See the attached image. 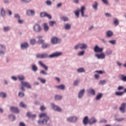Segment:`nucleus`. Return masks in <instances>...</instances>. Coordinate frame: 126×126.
<instances>
[{
	"label": "nucleus",
	"instance_id": "obj_20",
	"mask_svg": "<svg viewBox=\"0 0 126 126\" xmlns=\"http://www.w3.org/2000/svg\"><path fill=\"white\" fill-rule=\"evenodd\" d=\"M97 122V120L94 118H91L89 121V123L90 124V125H92V124H95Z\"/></svg>",
	"mask_w": 126,
	"mask_h": 126
},
{
	"label": "nucleus",
	"instance_id": "obj_4",
	"mask_svg": "<svg viewBox=\"0 0 126 126\" xmlns=\"http://www.w3.org/2000/svg\"><path fill=\"white\" fill-rule=\"evenodd\" d=\"M24 86L25 87H27V88H31V85L30 84H29V83L21 81V89L22 90V91H25V89L24 88Z\"/></svg>",
	"mask_w": 126,
	"mask_h": 126
},
{
	"label": "nucleus",
	"instance_id": "obj_1",
	"mask_svg": "<svg viewBox=\"0 0 126 126\" xmlns=\"http://www.w3.org/2000/svg\"><path fill=\"white\" fill-rule=\"evenodd\" d=\"M63 53L62 52H55L50 56L48 55L47 53H44L42 54H37L36 55V58L37 59H47V58H49L50 59H53V58H57L62 56Z\"/></svg>",
	"mask_w": 126,
	"mask_h": 126
},
{
	"label": "nucleus",
	"instance_id": "obj_6",
	"mask_svg": "<svg viewBox=\"0 0 126 126\" xmlns=\"http://www.w3.org/2000/svg\"><path fill=\"white\" fill-rule=\"evenodd\" d=\"M86 48H87V45L84 43L79 44L74 47L75 50H77L78 48L83 50V49H86Z\"/></svg>",
	"mask_w": 126,
	"mask_h": 126
},
{
	"label": "nucleus",
	"instance_id": "obj_61",
	"mask_svg": "<svg viewBox=\"0 0 126 126\" xmlns=\"http://www.w3.org/2000/svg\"><path fill=\"white\" fill-rule=\"evenodd\" d=\"M100 123H107V120H106L105 119H103V120H102L100 121Z\"/></svg>",
	"mask_w": 126,
	"mask_h": 126
},
{
	"label": "nucleus",
	"instance_id": "obj_53",
	"mask_svg": "<svg viewBox=\"0 0 126 126\" xmlns=\"http://www.w3.org/2000/svg\"><path fill=\"white\" fill-rule=\"evenodd\" d=\"M14 17L17 18V19H19L20 18V16L18 14H15L14 15Z\"/></svg>",
	"mask_w": 126,
	"mask_h": 126
},
{
	"label": "nucleus",
	"instance_id": "obj_9",
	"mask_svg": "<svg viewBox=\"0 0 126 126\" xmlns=\"http://www.w3.org/2000/svg\"><path fill=\"white\" fill-rule=\"evenodd\" d=\"M103 48H99L97 45H96L94 48V51L95 53H102V52H103Z\"/></svg>",
	"mask_w": 126,
	"mask_h": 126
},
{
	"label": "nucleus",
	"instance_id": "obj_23",
	"mask_svg": "<svg viewBox=\"0 0 126 126\" xmlns=\"http://www.w3.org/2000/svg\"><path fill=\"white\" fill-rule=\"evenodd\" d=\"M27 115L29 118H32V119H34V118H36V115H35V114L32 115L31 113H30V112H28L27 114Z\"/></svg>",
	"mask_w": 126,
	"mask_h": 126
},
{
	"label": "nucleus",
	"instance_id": "obj_46",
	"mask_svg": "<svg viewBox=\"0 0 126 126\" xmlns=\"http://www.w3.org/2000/svg\"><path fill=\"white\" fill-rule=\"evenodd\" d=\"M18 77L19 80H24V79H25L24 76H23V75L18 76Z\"/></svg>",
	"mask_w": 126,
	"mask_h": 126
},
{
	"label": "nucleus",
	"instance_id": "obj_3",
	"mask_svg": "<svg viewBox=\"0 0 126 126\" xmlns=\"http://www.w3.org/2000/svg\"><path fill=\"white\" fill-rule=\"evenodd\" d=\"M85 11V7L84 6H82L81 8V9H77L75 12V15L77 16V18L79 17V12H81V16L82 17H84V16H86L84 15V11Z\"/></svg>",
	"mask_w": 126,
	"mask_h": 126
},
{
	"label": "nucleus",
	"instance_id": "obj_10",
	"mask_svg": "<svg viewBox=\"0 0 126 126\" xmlns=\"http://www.w3.org/2000/svg\"><path fill=\"white\" fill-rule=\"evenodd\" d=\"M67 122H70V123H74L77 121V118L76 117H69L67 119Z\"/></svg>",
	"mask_w": 126,
	"mask_h": 126
},
{
	"label": "nucleus",
	"instance_id": "obj_31",
	"mask_svg": "<svg viewBox=\"0 0 126 126\" xmlns=\"http://www.w3.org/2000/svg\"><path fill=\"white\" fill-rule=\"evenodd\" d=\"M0 13L2 16H4V15H5V11H4L3 8H1Z\"/></svg>",
	"mask_w": 126,
	"mask_h": 126
},
{
	"label": "nucleus",
	"instance_id": "obj_13",
	"mask_svg": "<svg viewBox=\"0 0 126 126\" xmlns=\"http://www.w3.org/2000/svg\"><path fill=\"white\" fill-rule=\"evenodd\" d=\"M95 56L97 58V59H101L103 60V59H105V54L104 53H101L100 54H96Z\"/></svg>",
	"mask_w": 126,
	"mask_h": 126
},
{
	"label": "nucleus",
	"instance_id": "obj_16",
	"mask_svg": "<svg viewBox=\"0 0 126 126\" xmlns=\"http://www.w3.org/2000/svg\"><path fill=\"white\" fill-rule=\"evenodd\" d=\"M84 93H85V90L83 89L80 90L78 94V98H82V96H83Z\"/></svg>",
	"mask_w": 126,
	"mask_h": 126
},
{
	"label": "nucleus",
	"instance_id": "obj_56",
	"mask_svg": "<svg viewBox=\"0 0 126 126\" xmlns=\"http://www.w3.org/2000/svg\"><path fill=\"white\" fill-rule=\"evenodd\" d=\"M40 80L41 83H46V80L42 78H40Z\"/></svg>",
	"mask_w": 126,
	"mask_h": 126
},
{
	"label": "nucleus",
	"instance_id": "obj_33",
	"mask_svg": "<svg viewBox=\"0 0 126 126\" xmlns=\"http://www.w3.org/2000/svg\"><path fill=\"white\" fill-rule=\"evenodd\" d=\"M20 107H22L23 108H26L27 107L26 104H24V103H23V102H21L20 103Z\"/></svg>",
	"mask_w": 126,
	"mask_h": 126
},
{
	"label": "nucleus",
	"instance_id": "obj_40",
	"mask_svg": "<svg viewBox=\"0 0 126 126\" xmlns=\"http://www.w3.org/2000/svg\"><path fill=\"white\" fill-rule=\"evenodd\" d=\"M95 72L98 73V74H103V73H104V71L102 70H96Z\"/></svg>",
	"mask_w": 126,
	"mask_h": 126
},
{
	"label": "nucleus",
	"instance_id": "obj_63",
	"mask_svg": "<svg viewBox=\"0 0 126 126\" xmlns=\"http://www.w3.org/2000/svg\"><path fill=\"white\" fill-rule=\"evenodd\" d=\"M99 74H95L94 75V78H96V79H98V78H99Z\"/></svg>",
	"mask_w": 126,
	"mask_h": 126
},
{
	"label": "nucleus",
	"instance_id": "obj_35",
	"mask_svg": "<svg viewBox=\"0 0 126 126\" xmlns=\"http://www.w3.org/2000/svg\"><path fill=\"white\" fill-rule=\"evenodd\" d=\"M85 53V51H82L78 53V56H79V57L81 56H83V55H84Z\"/></svg>",
	"mask_w": 126,
	"mask_h": 126
},
{
	"label": "nucleus",
	"instance_id": "obj_37",
	"mask_svg": "<svg viewBox=\"0 0 126 126\" xmlns=\"http://www.w3.org/2000/svg\"><path fill=\"white\" fill-rule=\"evenodd\" d=\"M62 97L61 95H57L55 97V100H61L62 99Z\"/></svg>",
	"mask_w": 126,
	"mask_h": 126
},
{
	"label": "nucleus",
	"instance_id": "obj_29",
	"mask_svg": "<svg viewBox=\"0 0 126 126\" xmlns=\"http://www.w3.org/2000/svg\"><path fill=\"white\" fill-rule=\"evenodd\" d=\"M54 24H57V23L55 21H51L49 22V25L51 27H53V26H54Z\"/></svg>",
	"mask_w": 126,
	"mask_h": 126
},
{
	"label": "nucleus",
	"instance_id": "obj_59",
	"mask_svg": "<svg viewBox=\"0 0 126 126\" xmlns=\"http://www.w3.org/2000/svg\"><path fill=\"white\" fill-rule=\"evenodd\" d=\"M117 89L118 90H123V89H124V87L120 86L118 87Z\"/></svg>",
	"mask_w": 126,
	"mask_h": 126
},
{
	"label": "nucleus",
	"instance_id": "obj_43",
	"mask_svg": "<svg viewBox=\"0 0 126 126\" xmlns=\"http://www.w3.org/2000/svg\"><path fill=\"white\" fill-rule=\"evenodd\" d=\"M109 42L110 43V44H112V45H115V44H116V43H117V42L115 40H109Z\"/></svg>",
	"mask_w": 126,
	"mask_h": 126
},
{
	"label": "nucleus",
	"instance_id": "obj_54",
	"mask_svg": "<svg viewBox=\"0 0 126 126\" xmlns=\"http://www.w3.org/2000/svg\"><path fill=\"white\" fill-rule=\"evenodd\" d=\"M18 22L20 24H22V23H23V22H24V21H23V20L20 19H20H18Z\"/></svg>",
	"mask_w": 126,
	"mask_h": 126
},
{
	"label": "nucleus",
	"instance_id": "obj_60",
	"mask_svg": "<svg viewBox=\"0 0 126 126\" xmlns=\"http://www.w3.org/2000/svg\"><path fill=\"white\" fill-rule=\"evenodd\" d=\"M46 3L48 5H51V4H52V2H51L50 0H47L46 1Z\"/></svg>",
	"mask_w": 126,
	"mask_h": 126
},
{
	"label": "nucleus",
	"instance_id": "obj_48",
	"mask_svg": "<svg viewBox=\"0 0 126 126\" xmlns=\"http://www.w3.org/2000/svg\"><path fill=\"white\" fill-rule=\"evenodd\" d=\"M124 120H125V118H122L116 119L115 121H117V122H123Z\"/></svg>",
	"mask_w": 126,
	"mask_h": 126
},
{
	"label": "nucleus",
	"instance_id": "obj_55",
	"mask_svg": "<svg viewBox=\"0 0 126 126\" xmlns=\"http://www.w3.org/2000/svg\"><path fill=\"white\" fill-rule=\"evenodd\" d=\"M44 110H46V107H45V106H41L40 107V110L43 112V111H44Z\"/></svg>",
	"mask_w": 126,
	"mask_h": 126
},
{
	"label": "nucleus",
	"instance_id": "obj_42",
	"mask_svg": "<svg viewBox=\"0 0 126 126\" xmlns=\"http://www.w3.org/2000/svg\"><path fill=\"white\" fill-rule=\"evenodd\" d=\"M106 80H101L99 82V84L101 85H104V84H106Z\"/></svg>",
	"mask_w": 126,
	"mask_h": 126
},
{
	"label": "nucleus",
	"instance_id": "obj_26",
	"mask_svg": "<svg viewBox=\"0 0 126 126\" xmlns=\"http://www.w3.org/2000/svg\"><path fill=\"white\" fill-rule=\"evenodd\" d=\"M77 71L79 73H81L82 72H84L85 71V69L83 68H80L77 70Z\"/></svg>",
	"mask_w": 126,
	"mask_h": 126
},
{
	"label": "nucleus",
	"instance_id": "obj_30",
	"mask_svg": "<svg viewBox=\"0 0 126 126\" xmlns=\"http://www.w3.org/2000/svg\"><path fill=\"white\" fill-rule=\"evenodd\" d=\"M56 87L58 88L59 89H61V90H63L64 89V85H61L60 86H57Z\"/></svg>",
	"mask_w": 126,
	"mask_h": 126
},
{
	"label": "nucleus",
	"instance_id": "obj_18",
	"mask_svg": "<svg viewBox=\"0 0 126 126\" xmlns=\"http://www.w3.org/2000/svg\"><path fill=\"white\" fill-rule=\"evenodd\" d=\"M83 124L85 125V126H86L88 123H89V121H88V116H86L83 121Z\"/></svg>",
	"mask_w": 126,
	"mask_h": 126
},
{
	"label": "nucleus",
	"instance_id": "obj_52",
	"mask_svg": "<svg viewBox=\"0 0 126 126\" xmlns=\"http://www.w3.org/2000/svg\"><path fill=\"white\" fill-rule=\"evenodd\" d=\"M112 51H111V50H107L106 51V54L107 55H112Z\"/></svg>",
	"mask_w": 126,
	"mask_h": 126
},
{
	"label": "nucleus",
	"instance_id": "obj_41",
	"mask_svg": "<svg viewBox=\"0 0 126 126\" xmlns=\"http://www.w3.org/2000/svg\"><path fill=\"white\" fill-rule=\"evenodd\" d=\"M61 19L63 21H68V18L66 17H62L61 18Z\"/></svg>",
	"mask_w": 126,
	"mask_h": 126
},
{
	"label": "nucleus",
	"instance_id": "obj_44",
	"mask_svg": "<svg viewBox=\"0 0 126 126\" xmlns=\"http://www.w3.org/2000/svg\"><path fill=\"white\" fill-rule=\"evenodd\" d=\"M97 7H98V2H95V4L93 5V8L94 9H97Z\"/></svg>",
	"mask_w": 126,
	"mask_h": 126
},
{
	"label": "nucleus",
	"instance_id": "obj_25",
	"mask_svg": "<svg viewBox=\"0 0 126 126\" xmlns=\"http://www.w3.org/2000/svg\"><path fill=\"white\" fill-rule=\"evenodd\" d=\"M106 35H107V37H112V36H113V32H112L110 31H108L106 32Z\"/></svg>",
	"mask_w": 126,
	"mask_h": 126
},
{
	"label": "nucleus",
	"instance_id": "obj_11",
	"mask_svg": "<svg viewBox=\"0 0 126 126\" xmlns=\"http://www.w3.org/2000/svg\"><path fill=\"white\" fill-rule=\"evenodd\" d=\"M40 16L41 17H45L46 16V17H48L49 19H52V16L50 14H48L46 12H42L40 13Z\"/></svg>",
	"mask_w": 126,
	"mask_h": 126
},
{
	"label": "nucleus",
	"instance_id": "obj_36",
	"mask_svg": "<svg viewBox=\"0 0 126 126\" xmlns=\"http://www.w3.org/2000/svg\"><path fill=\"white\" fill-rule=\"evenodd\" d=\"M0 96L3 98H5L6 97V94L4 93H0Z\"/></svg>",
	"mask_w": 126,
	"mask_h": 126
},
{
	"label": "nucleus",
	"instance_id": "obj_7",
	"mask_svg": "<svg viewBox=\"0 0 126 126\" xmlns=\"http://www.w3.org/2000/svg\"><path fill=\"white\" fill-rule=\"evenodd\" d=\"M59 42H61V40L57 37H53L51 39V43L52 44H58Z\"/></svg>",
	"mask_w": 126,
	"mask_h": 126
},
{
	"label": "nucleus",
	"instance_id": "obj_62",
	"mask_svg": "<svg viewBox=\"0 0 126 126\" xmlns=\"http://www.w3.org/2000/svg\"><path fill=\"white\" fill-rule=\"evenodd\" d=\"M38 43H39L40 44H43V43H44V40L39 39Z\"/></svg>",
	"mask_w": 126,
	"mask_h": 126
},
{
	"label": "nucleus",
	"instance_id": "obj_28",
	"mask_svg": "<svg viewBox=\"0 0 126 126\" xmlns=\"http://www.w3.org/2000/svg\"><path fill=\"white\" fill-rule=\"evenodd\" d=\"M32 69L33 71H37V70H38V67H37V66H36V65L35 64H33L32 65Z\"/></svg>",
	"mask_w": 126,
	"mask_h": 126
},
{
	"label": "nucleus",
	"instance_id": "obj_39",
	"mask_svg": "<svg viewBox=\"0 0 126 126\" xmlns=\"http://www.w3.org/2000/svg\"><path fill=\"white\" fill-rule=\"evenodd\" d=\"M40 74H43V75H47V74H48V73L44 70L40 71Z\"/></svg>",
	"mask_w": 126,
	"mask_h": 126
},
{
	"label": "nucleus",
	"instance_id": "obj_27",
	"mask_svg": "<svg viewBox=\"0 0 126 126\" xmlns=\"http://www.w3.org/2000/svg\"><path fill=\"white\" fill-rule=\"evenodd\" d=\"M124 93H125L124 92H116L115 93V95H116V96H122V95L124 94Z\"/></svg>",
	"mask_w": 126,
	"mask_h": 126
},
{
	"label": "nucleus",
	"instance_id": "obj_38",
	"mask_svg": "<svg viewBox=\"0 0 126 126\" xmlns=\"http://www.w3.org/2000/svg\"><path fill=\"white\" fill-rule=\"evenodd\" d=\"M114 24L115 26H118L119 25V21L117 19H114Z\"/></svg>",
	"mask_w": 126,
	"mask_h": 126
},
{
	"label": "nucleus",
	"instance_id": "obj_32",
	"mask_svg": "<svg viewBox=\"0 0 126 126\" xmlns=\"http://www.w3.org/2000/svg\"><path fill=\"white\" fill-rule=\"evenodd\" d=\"M71 28L70 25L67 24L65 25V29L66 30H69V29Z\"/></svg>",
	"mask_w": 126,
	"mask_h": 126
},
{
	"label": "nucleus",
	"instance_id": "obj_34",
	"mask_svg": "<svg viewBox=\"0 0 126 126\" xmlns=\"http://www.w3.org/2000/svg\"><path fill=\"white\" fill-rule=\"evenodd\" d=\"M89 93L92 94V95H95V91H94L93 89H91L89 91Z\"/></svg>",
	"mask_w": 126,
	"mask_h": 126
},
{
	"label": "nucleus",
	"instance_id": "obj_64",
	"mask_svg": "<svg viewBox=\"0 0 126 126\" xmlns=\"http://www.w3.org/2000/svg\"><path fill=\"white\" fill-rule=\"evenodd\" d=\"M20 126H26L23 122H21L19 124Z\"/></svg>",
	"mask_w": 126,
	"mask_h": 126
},
{
	"label": "nucleus",
	"instance_id": "obj_58",
	"mask_svg": "<svg viewBox=\"0 0 126 126\" xmlns=\"http://www.w3.org/2000/svg\"><path fill=\"white\" fill-rule=\"evenodd\" d=\"M78 82H79V80H76L74 82V85H77Z\"/></svg>",
	"mask_w": 126,
	"mask_h": 126
},
{
	"label": "nucleus",
	"instance_id": "obj_17",
	"mask_svg": "<svg viewBox=\"0 0 126 126\" xmlns=\"http://www.w3.org/2000/svg\"><path fill=\"white\" fill-rule=\"evenodd\" d=\"M43 28H44V31H45V32L49 31V26L48 25V24L44 23L43 24Z\"/></svg>",
	"mask_w": 126,
	"mask_h": 126
},
{
	"label": "nucleus",
	"instance_id": "obj_2",
	"mask_svg": "<svg viewBox=\"0 0 126 126\" xmlns=\"http://www.w3.org/2000/svg\"><path fill=\"white\" fill-rule=\"evenodd\" d=\"M39 118H45V120H43L42 121L39 120L38 121V123L39 125H46L47 122L49 120H50V118L47 116L46 113H41L39 115Z\"/></svg>",
	"mask_w": 126,
	"mask_h": 126
},
{
	"label": "nucleus",
	"instance_id": "obj_5",
	"mask_svg": "<svg viewBox=\"0 0 126 126\" xmlns=\"http://www.w3.org/2000/svg\"><path fill=\"white\" fill-rule=\"evenodd\" d=\"M33 30L34 32L39 33V32H41V31H42V28L40 25L38 24H35V25L33 26Z\"/></svg>",
	"mask_w": 126,
	"mask_h": 126
},
{
	"label": "nucleus",
	"instance_id": "obj_24",
	"mask_svg": "<svg viewBox=\"0 0 126 126\" xmlns=\"http://www.w3.org/2000/svg\"><path fill=\"white\" fill-rule=\"evenodd\" d=\"M103 96V94L99 93L98 94H97L95 99L96 100H100L101 98H102Z\"/></svg>",
	"mask_w": 126,
	"mask_h": 126
},
{
	"label": "nucleus",
	"instance_id": "obj_49",
	"mask_svg": "<svg viewBox=\"0 0 126 126\" xmlns=\"http://www.w3.org/2000/svg\"><path fill=\"white\" fill-rule=\"evenodd\" d=\"M4 29V31L6 32V31H9V30L10 29V28L8 27H5L3 28Z\"/></svg>",
	"mask_w": 126,
	"mask_h": 126
},
{
	"label": "nucleus",
	"instance_id": "obj_21",
	"mask_svg": "<svg viewBox=\"0 0 126 126\" xmlns=\"http://www.w3.org/2000/svg\"><path fill=\"white\" fill-rule=\"evenodd\" d=\"M21 47L22 49H26V48H28V47H29V45L28 43L25 42L24 44H22Z\"/></svg>",
	"mask_w": 126,
	"mask_h": 126
},
{
	"label": "nucleus",
	"instance_id": "obj_50",
	"mask_svg": "<svg viewBox=\"0 0 126 126\" xmlns=\"http://www.w3.org/2000/svg\"><path fill=\"white\" fill-rule=\"evenodd\" d=\"M19 97H24V93L20 92L18 94Z\"/></svg>",
	"mask_w": 126,
	"mask_h": 126
},
{
	"label": "nucleus",
	"instance_id": "obj_47",
	"mask_svg": "<svg viewBox=\"0 0 126 126\" xmlns=\"http://www.w3.org/2000/svg\"><path fill=\"white\" fill-rule=\"evenodd\" d=\"M9 118L10 119H12V121H14V120H15V116H14V115H9Z\"/></svg>",
	"mask_w": 126,
	"mask_h": 126
},
{
	"label": "nucleus",
	"instance_id": "obj_51",
	"mask_svg": "<svg viewBox=\"0 0 126 126\" xmlns=\"http://www.w3.org/2000/svg\"><path fill=\"white\" fill-rule=\"evenodd\" d=\"M42 47V48L46 49V48H48V47H49V45L48 44H43Z\"/></svg>",
	"mask_w": 126,
	"mask_h": 126
},
{
	"label": "nucleus",
	"instance_id": "obj_22",
	"mask_svg": "<svg viewBox=\"0 0 126 126\" xmlns=\"http://www.w3.org/2000/svg\"><path fill=\"white\" fill-rule=\"evenodd\" d=\"M119 78H120V79L122 80V81H126V76L121 74L119 75Z\"/></svg>",
	"mask_w": 126,
	"mask_h": 126
},
{
	"label": "nucleus",
	"instance_id": "obj_14",
	"mask_svg": "<svg viewBox=\"0 0 126 126\" xmlns=\"http://www.w3.org/2000/svg\"><path fill=\"white\" fill-rule=\"evenodd\" d=\"M38 63L39 65H41V66H42L43 68H44L45 70H48V69L49 68V67L48 66H46L42 62V61H39Z\"/></svg>",
	"mask_w": 126,
	"mask_h": 126
},
{
	"label": "nucleus",
	"instance_id": "obj_45",
	"mask_svg": "<svg viewBox=\"0 0 126 126\" xmlns=\"http://www.w3.org/2000/svg\"><path fill=\"white\" fill-rule=\"evenodd\" d=\"M30 43L32 45H35V43H36V40H35V39H31L30 40Z\"/></svg>",
	"mask_w": 126,
	"mask_h": 126
},
{
	"label": "nucleus",
	"instance_id": "obj_57",
	"mask_svg": "<svg viewBox=\"0 0 126 126\" xmlns=\"http://www.w3.org/2000/svg\"><path fill=\"white\" fill-rule=\"evenodd\" d=\"M102 2H103L104 3V4H108V0H101Z\"/></svg>",
	"mask_w": 126,
	"mask_h": 126
},
{
	"label": "nucleus",
	"instance_id": "obj_15",
	"mask_svg": "<svg viewBox=\"0 0 126 126\" xmlns=\"http://www.w3.org/2000/svg\"><path fill=\"white\" fill-rule=\"evenodd\" d=\"M10 111L13 113H18L19 112V110H18L17 107L13 106L10 107Z\"/></svg>",
	"mask_w": 126,
	"mask_h": 126
},
{
	"label": "nucleus",
	"instance_id": "obj_8",
	"mask_svg": "<svg viewBox=\"0 0 126 126\" xmlns=\"http://www.w3.org/2000/svg\"><path fill=\"white\" fill-rule=\"evenodd\" d=\"M51 106L52 107V108L55 111H57L58 112H62V108H60V107L58 106L57 105H55V104L52 103Z\"/></svg>",
	"mask_w": 126,
	"mask_h": 126
},
{
	"label": "nucleus",
	"instance_id": "obj_12",
	"mask_svg": "<svg viewBox=\"0 0 126 126\" xmlns=\"http://www.w3.org/2000/svg\"><path fill=\"white\" fill-rule=\"evenodd\" d=\"M119 110L122 113H125L126 111V104L125 103H122Z\"/></svg>",
	"mask_w": 126,
	"mask_h": 126
},
{
	"label": "nucleus",
	"instance_id": "obj_19",
	"mask_svg": "<svg viewBox=\"0 0 126 126\" xmlns=\"http://www.w3.org/2000/svg\"><path fill=\"white\" fill-rule=\"evenodd\" d=\"M27 15H34L35 11L32 10H29L27 12Z\"/></svg>",
	"mask_w": 126,
	"mask_h": 126
}]
</instances>
